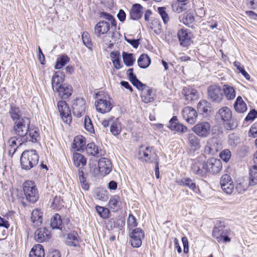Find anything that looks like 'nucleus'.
Wrapping results in <instances>:
<instances>
[{"instance_id":"nucleus-26","label":"nucleus","mask_w":257,"mask_h":257,"mask_svg":"<svg viewBox=\"0 0 257 257\" xmlns=\"http://www.w3.org/2000/svg\"><path fill=\"white\" fill-rule=\"evenodd\" d=\"M54 91L58 92L59 95L63 99H66L71 95L73 91L72 87L68 84H64L63 86L60 87L58 89H56Z\"/></svg>"},{"instance_id":"nucleus-22","label":"nucleus","mask_w":257,"mask_h":257,"mask_svg":"<svg viewBox=\"0 0 257 257\" xmlns=\"http://www.w3.org/2000/svg\"><path fill=\"white\" fill-rule=\"evenodd\" d=\"M143 7L140 4H135L132 6V7L130 11V19L137 21L140 19L143 14Z\"/></svg>"},{"instance_id":"nucleus-47","label":"nucleus","mask_w":257,"mask_h":257,"mask_svg":"<svg viewBox=\"0 0 257 257\" xmlns=\"http://www.w3.org/2000/svg\"><path fill=\"white\" fill-rule=\"evenodd\" d=\"M21 140L20 137H13L10 138L8 143L9 145V147H13L15 148H18L19 146H21L23 143H21L20 141Z\"/></svg>"},{"instance_id":"nucleus-11","label":"nucleus","mask_w":257,"mask_h":257,"mask_svg":"<svg viewBox=\"0 0 257 257\" xmlns=\"http://www.w3.org/2000/svg\"><path fill=\"white\" fill-rule=\"evenodd\" d=\"M57 106L63 121L66 123L71 121L70 109L68 104L64 100L59 101Z\"/></svg>"},{"instance_id":"nucleus-59","label":"nucleus","mask_w":257,"mask_h":257,"mask_svg":"<svg viewBox=\"0 0 257 257\" xmlns=\"http://www.w3.org/2000/svg\"><path fill=\"white\" fill-rule=\"evenodd\" d=\"M124 224L125 219L124 218L121 217L118 219L115 222H113V224L111 225V227H116L119 229H121L124 226Z\"/></svg>"},{"instance_id":"nucleus-18","label":"nucleus","mask_w":257,"mask_h":257,"mask_svg":"<svg viewBox=\"0 0 257 257\" xmlns=\"http://www.w3.org/2000/svg\"><path fill=\"white\" fill-rule=\"evenodd\" d=\"M182 94L184 95L187 103L191 102L194 100L198 99L199 98L197 90L189 86L183 88Z\"/></svg>"},{"instance_id":"nucleus-29","label":"nucleus","mask_w":257,"mask_h":257,"mask_svg":"<svg viewBox=\"0 0 257 257\" xmlns=\"http://www.w3.org/2000/svg\"><path fill=\"white\" fill-rule=\"evenodd\" d=\"M79 238L77 233L73 231L68 234L66 243L70 246H77L79 245Z\"/></svg>"},{"instance_id":"nucleus-28","label":"nucleus","mask_w":257,"mask_h":257,"mask_svg":"<svg viewBox=\"0 0 257 257\" xmlns=\"http://www.w3.org/2000/svg\"><path fill=\"white\" fill-rule=\"evenodd\" d=\"M43 213L40 210L36 209L31 213V221L36 226H40L43 221Z\"/></svg>"},{"instance_id":"nucleus-51","label":"nucleus","mask_w":257,"mask_h":257,"mask_svg":"<svg viewBox=\"0 0 257 257\" xmlns=\"http://www.w3.org/2000/svg\"><path fill=\"white\" fill-rule=\"evenodd\" d=\"M233 65L239 71V72L241 73V74L245 78V79L246 80H250V75L244 70V68L243 67L241 66L240 62H239L238 61H235L233 62Z\"/></svg>"},{"instance_id":"nucleus-25","label":"nucleus","mask_w":257,"mask_h":257,"mask_svg":"<svg viewBox=\"0 0 257 257\" xmlns=\"http://www.w3.org/2000/svg\"><path fill=\"white\" fill-rule=\"evenodd\" d=\"M221 149V144L216 141L212 140L209 142L205 147V153L214 155Z\"/></svg>"},{"instance_id":"nucleus-62","label":"nucleus","mask_w":257,"mask_h":257,"mask_svg":"<svg viewBox=\"0 0 257 257\" xmlns=\"http://www.w3.org/2000/svg\"><path fill=\"white\" fill-rule=\"evenodd\" d=\"M179 123L177 117L176 116H174L172 117V118L169 121V124L168 127L172 131H174L176 126Z\"/></svg>"},{"instance_id":"nucleus-4","label":"nucleus","mask_w":257,"mask_h":257,"mask_svg":"<svg viewBox=\"0 0 257 257\" xmlns=\"http://www.w3.org/2000/svg\"><path fill=\"white\" fill-rule=\"evenodd\" d=\"M191 170L193 174L200 177H206L207 175L205 159L204 155H200L192 161Z\"/></svg>"},{"instance_id":"nucleus-58","label":"nucleus","mask_w":257,"mask_h":257,"mask_svg":"<svg viewBox=\"0 0 257 257\" xmlns=\"http://www.w3.org/2000/svg\"><path fill=\"white\" fill-rule=\"evenodd\" d=\"M127 224L129 227H135L138 225L137 219L132 213L128 215Z\"/></svg>"},{"instance_id":"nucleus-42","label":"nucleus","mask_w":257,"mask_h":257,"mask_svg":"<svg viewBox=\"0 0 257 257\" xmlns=\"http://www.w3.org/2000/svg\"><path fill=\"white\" fill-rule=\"evenodd\" d=\"M195 21L194 14L192 13H185L183 14L182 19L180 20L184 25L188 27Z\"/></svg>"},{"instance_id":"nucleus-54","label":"nucleus","mask_w":257,"mask_h":257,"mask_svg":"<svg viewBox=\"0 0 257 257\" xmlns=\"http://www.w3.org/2000/svg\"><path fill=\"white\" fill-rule=\"evenodd\" d=\"M222 190L227 194H231L234 189L233 182L221 185Z\"/></svg>"},{"instance_id":"nucleus-48","label":"nucleus","mask_w":257,"mask_h":257,"mask_svg":"<svg viewBox=\"0 0 257 257\" xmlns=\"http://www.w3.org/2000/svg\"><path fill=\"white\" fill-rule=\"evenodd\" d=\"M158 12L161 17L164 23L167 24L169 21L170 18L168 14L166 12V8L163 7H158Z\"/></svg>"},{"instance_id":"nucleus-10","label":"nucleus","mask_w":257,"mask_h":257,"mask_svg":"<svg viewBox=\"0 0 257 257\" xmlns=\"http://www.w3.org/2000/svg\"><path fill=\"white\" fill-rule=\"evenodd\" d=\"M207 173L216 174L219 173L222 168V164L220 159L212 158L205 160Z\"/></svg>"},{"instance_id":"nucleus-37","label":"nucleus","mask_w":257,"mask_h":257,"mask_svg":"<svg viewBox=\"0 0 257 257\" xmlns=\"http://www.w3.org/2000/svg\"><path fill=\"white\" fill-rule=\"evenodd\" d=\"M234 108L237 112L242 113L247 110V106L240 96H238L234 103Z\"/></svg>"},{"instance_id":"nucleus-38","label":"nucleus","mask_w":257,"mask_h":257,"mask_svg":"<svg viewBox=\"0 0 257 257\" xmlns=\"http://www.w3.org/2000/svg\"><path fill=\"white\" fill-rule=\"evenodd\" d=\"M151 62V60L149 56L146 54H142L138 60L139 66L143 69L148 68Z\"/></svg>"},{"instance_id":"nucleus-52","label":"nucleus","mask_w":257,"mask_h":257,"mask_svg":"<svg viewBox=\"0 0 257 257\" xmlns=\"http://www.w3.org/2000/svg\"><path fill=\"white\" fill-rule=\"evenodd\" d=\"M96 210L97 213L100 215L101 217L104 219L108 218L109 213V210L107 208L99 206H97L96 207Z\"/></svg>"},{"instance_id":"nucleus-23","label":"nucleus","mask_w":257,"mask_h":257,"mask_svg":"<svg viewBox=\"0 0 257 257\" xmlns=\"http://www.w3.org/2000/svg\"><path fill=\"white\" fill-rule=\"evenodd\" d=\"M110 29L109 23L105 21H100L95 26L94 32L98 37L106 34Z\"/></svg>"},{"instance_id":"nucleus-60","label":"nucleus","mask_w":257,"mask_h":257,"mask_svg":"<svg viewBox=\"0 0 257 257\" xmlns=\"http://www.w3.org/2000/svg\"><path fill=\"white\" fill-rule=\"evenodd\" d=\"M257 117V110L254 109H251L245 117L244 120L248 121L249 120L252 121Z\"/></svg>"},{"instance_id":"nucleus-55","label":"nucleus","mask_w":257,"mask_h":257,"mask_svg":"<svg viewBox=\"0 0 257 257\" xmlns=\"http://www.w3.org/2000/svg\"><path fill=\"white\" fill-rule=\"evenodd\" d=\"M231 156V152L228 149H225L219 153L220 158L226 163L228 162Z\"/></svg>"},{"instance_id":"nucleus-57","label":"nucleus","mask_w":257,"mask_h":257,"mask_svg":"<svg viewBox=\"0 0 257 257\" xmlns=\"http://www.w3.org/2000/svg\"><path fill=\"white\" fill-rule=\"evenodd\" d=\"M110 131L114 136L118 135L121 132L120 128L118 126V123L116 121H113L110 125Z\"/></svg>"},{"instance_id":"nucleus-31","label":"nucleus","mask_w":257,"mask_h":257,"mask_svg":"<svg viewBox=\"0 0 257 257\" xmlns=\"http://www.w3.org/2000/svg\"><path fill=\"white\" fill-rule=\"evenodd\" d=\"M43 246L40 244L34 246L29 253V257H44Z\"/></svg>"},{"instance_id":"nucleus-36","label":"nucleus","mask_w":257,"mask_h":257,"mask_svg":"<svg viewBox=\"0 0 257 257\" xmlns=\"http://www.w3.org/2000/svg\"><path fill=\"white\" fill-rule=\"evenodd\" d=\"M109 206L111 209H113L114 211H118L121 205V201L120 197L118 195L112 196L109 201Z\"/></svg>"},{"instance_id":"nucleus-1","label":"nucleus","mask_w":257,"mask_h":257,"mask_svg":"<svg viewBox=\"0 0 257 257\" xmlns=\"http://www.w3.org/2000/svg\"><path fill=\"white\" fill-rule=\"evenodd\" d=\"M9 113L14 122L11 133L14 135L23 134L26 131L27 125L30 123V119L26 116L22 117L20 108L16 106L11 105Z\"/></svg>"},{"instance_id":"nucleus-34","label":"nucleus","mask_w":257,"mask_h":257,"mask_svg":"<svg viewBox=\"0 0 257 257\" xmlns=\"http://www.w3.org/2000/svg\"><path fill=\"white\" fill-rule=\"evenodd\" d=\"M73 160L74 165L78 168L84 167L87 163L85 157L82 154L78 153L73 154Z\"/></svg>"},{"instance_id":"nucleus-7","label":"nucleus","mask_w":257,"mask_h":257,"mask_svg":"<svg viewBox=\"0 0 257 257\" xmlns=\"http://www.w3.org/2000/svg\"><path fill=\"white\" fill-rule=\"evenodd\" d=\"M139 155V159L147 163H155L157 158L160 159L153 147H147L142 152H140Z\"/></svg>"},{"instance_id":"nucleus-40","label":"nucleus","mask_w":257,"mask_h":257,"mask_svg":"<svg viewBox=\"0 0 257 257\" xmlns=\"http://www.w3.org/2000/svg\"><path fill=\"white\" fill-rule=\"evenodd\" d=\"M70 61L69 57L63 54L59 57L56 62V64L54 66L55 69H60L64 66L67 63Z\"/></svg>"},{"instance_id":"nucleus-46","label":"nucleus","mask_w":257,"mask_h":257,"mask_svg":"<svg viewBox=\"0 0 257 257\" xmlns=\"http://www.w3.org/2000/svg\"><path fill=\"white\" fill-rule=\"evenodd\" d=\"M81 37L84 45L89 50H92L93 45L89 33L87 32H83Z\"/></svg>"},{"instance_id":"nucleus-44","label":"nucleus","mask_w":257,"mask_h":257,"mask_svg":"<svg viewBox=\"0 0 257 257\" xmlns=\"http://www.w3.org/2000/svg\"><path fill=\"white\" fill-rule=\"evenodd\" d=\"M86 151L93 156L98 157L99 154L98 147L95 145L94 143H90L87 145L86 147Z\"/></svg>"},{"instance_id":"nucleus-3","label":"nucleus","mask_w":257,"mask_h":257,"mask_svg":"<svg viewBox=\"0 0 257 257\" xmlns=\"http://www.w3.org/2000/svg\"><path fill=\"white\" fill-rule=\"evenodd\" d=\"M23 190L26 200L29 202L34 203L38 200L39 192L34 181H25L23 185Z\"/></svg>"},{"instance_id":"nucleus-27","label":"nucleus","mask_w":257,"mask_h":257,"mask_svg":"<svg viewBox=\"0 0 257 257\" xmlns=\"http://www.w3.org/2000/svg\"><path fill=\"white\" fill-rule=\"evenodd\" d=\"M217 116L224 122L229 121L232 117V112L229 108L224 106L218 110Z\"/></svg>"},{"instance_id":"nucleus-9","label":"nucleus","mask_w":257,"mask_h":257,"mask_svg":"<svg viewBox=\"0 0 257 257\" xmlns=\"http://www.w3.org/2000/svg\"><path fill=\"white\" fill-rule=\"evenodd\" d=\"M209 100L215 103H220L223 98V93L220 86L216 85L209 86L207 89Z\"/></svg>"},{"instance_id":"nucleus-32","label":"nucleus","mask_w":257,"mask_h":257,"mask_svg":"<svg viewBox=\"0 0 257 257\" xmlns=\"http://www.w3.org/2000/svg\"><path fill=\"white\" fill-rule=\"evenodd\" d=\"M50 225L53 229L62 230L63 227L61 216L56 213L51 219Z\"/></svg>"},{"instance_id":"nucleus-13","label":"nucleus","mask_w":257,"mask_h":257,"mask_svg":"<svg viewBox=\"0 0 257 257\" xmlns=\"http://www.w3.org/2000/svg\"><path fill=\"white\" fill-rule=\"evenodd\" d=\"M145 233L143 230L140 228H136L132 231L130 237L132 238L131 245L134 247H139L142 244V239L144 238Z\"/></svg>"},{"instance_id":"nucleus-12","label":"nucleus","mask_w":257,"mask_h":257,"mask_svg":"<svg viewBox=\"0 0 257 257\" xmlns=\"http://www.w3.org/2000/svg\"><path fill=\"white\" fill-rule=\"evenodd\" d=\"M86 108L85 100L83 98H77L72 105L73 113L74 116L79 117L84 113Z\"/></svg>"},{"instance_id":"nucleus-61","label":"nucleus","mask_w":257,"mask_h":257,"mask_svg":"<svg viewBox=\"0 0 257 257\" xmlns=\"http://www.w3.org/2000/svg\"><path fill=\"white\" fill-rule=\"evenodd\" d=\"M233 182L231 177L228 174H224L220 178V185H225Z\"/></svg>"},{"instance_id":"nucleus-56","label":"nucleus","mask_w":257,"mask_h":257,"mask_svg":"<svg viewBox=\"0 0 257 257\" xmlns=\"http://www.w3.org/2000/svg\"><path fill=\"white\" fill-rule=\"evenodd\" d=\"M132 84L136 87L139 90H144L146 87V85L141 82L136 77L130 80Z\"/></svg>"},{"instance_id":"nucleus-16","label":"nucleus","mask_w":257,"mask_h":257,"mask_svg":"<svg viewBox=\"0 0 257 257\" xmlns=\"http://www.w3.org/2000/svg\"><path fill=\"white\" fill-rule=\"evenodd\" d=\"M210 128V126L208 122H203L195 125L192 130L198 136L205 138L209 134Z\"/></svg>"},{"instance_id":"nucleus-20","label":"nucleus","mask_w":257,"mask_h":257,"mask_svg":"<svg viewBox=\"0 0 257 257\" xmlns=\"http://www.w3.org/2000/svg\"><path fill=\"white\" fill-rule=\"evenodd\" d=\"M64 79L65 74L63 72L58 71L55 73L51 80L52 86L54 91L63 85Z\"/></svg>"},{"instance_id":"nucleus-17","label":"nucleus","mask_w":257,"mask_h":257,"mask_svg":"<svg viewBox=\"0 0 257 257\" xmlns=\"http://www.w3.org/2000/svg\"><path fill=\"white\" fill-rule=\"evenodd\" d=\"M35 239L38 242L48 241L51 237L50 231L46 227L37 229L34 234Z\"/></svg>"},{"instance_id":"nucleus-15","label":"nucleus","mask_w":257,"mask_h":257,"mask_svg":"<svg viewBox=\"0 0 257 257\" xmlns=\"http://www.w3.org/2000/svg\"><path fill=\"white\" fill-rule=\"evenodd\" d=\"M95 105L97 111L101 113L109 112L112 108L111 102L107 100L106 97L105 98H98L97 101L95 103Z\"/></svg>"},{"instance_id":"nucleus-19","label":"nucleus","mask_w":257,"mask_h":257,"mask_svg":"<svg viewBox=\"0 0 257 257\" xmlns=\"http://www.w3.org/2000/svg\"><path fill=\"white\" fill-rule=\"evenodd\" d=\"M99 171L104 176L108 175L112 170L111 162L107 158H102L99 159L98 163Z\"/></svg>"},{"instance_id":"nucleus-41","label":"nucleus","mask_w":257,"mask_h":257,"mask_svg":"<svg viewBox=\"0 0 257 257\" xmlns=\"http://www.w3.org/2000/svg\"><path fill=\"white\" fill-rule=\"evenodd\" d=\"M248 184L250 186H253L257 184V165H254L249 170Z\"/></svg>"},{"instance_id":"nucleus-21","label":"nucleus","mask_w":257,"mask_h":257,"mask_svg":"<svg viewBox=\"0 0 257 257\" xmlns=\"http://www.w3.org/2000/svg\"><path fill=\"white\" fill-rule=\"evenodd\" d=\"M176 182L178 185L187 187L196 193L199 191L198 187L196 186V183L190 178L184 177L177 179Z\"/></svg>"},{"instance_id":"nucleus-33","label":"nucleus","mask_w":257,"mask_h":257,"mask_svg":"<svg viewBox=\"0 0 257 257\" xmlns=\"http://www.w3.org/2000/svg\"><path fill=\"white\" fill-rule=\"evenodd\" d=\"M142 91L141 98L144 102L147 103L154 100L155 94L153 93L152 88H149L147 90L144 89Z\"/></svg>"},{"instance_id":"nucleus-39","label":"nucleus","mask_w":257,"mask_h":257,"mask_svg":"<svg viewBox=\"0 0 257 257\" xmlns=\"http://www.w3.org/2000/svg\"><path fill=\"white\" fill-rule=\"evenodd\" d=\"M223 91L227 100H231L235 98L236 93L232 86L227 84L224 85Z\"/></svg>"},{"instance_id":"nucleus-64","label":"nucleus","mask_w":257,"mask_h":257,"mask_svg":"<svg viewBox=\"0 0 257 257\" xmlns=\"http://www.w3.org/2000/svg\"><path fill=\"white\" fill-rule=\"evenodd\" d=\"M249 133L254 138L257 137V121L254 122L250 128Z\"/></svg>"},{"instance_id":"nucleus-14","label":"nucleus","mask_w":257,"mask_h":257,"mask_svg":"<svg viewBox=\"0 0 257 257\" xmlns=\"http://www.w3.org/2000/svg\"><path fill=\"white\" fill-rule=\"evenodd\" d=\"M183 117L186 121L190 124H194L197 119L198 113L196 110L192 107L187 106L182 111Z\"/></svg>"},{"instance_id":"nucleus-63","label":"nucleus","mask_w":257,"mask_h":257,"mask_svg":"<svg viewBox=\"0 0 257 257\" xmlns=\"http://www.w3.org/2000/svg\"><path fill=\"white\" fill-rule=\"evenodd\" d=\"M125 40L130 44H131L134 48H137L140 43L138 39H128L126 37H125Z\"/></svg>"},{"instance_id":"nucleus-24","label":"nucleus","mask_w":257,"mask_h":257,"mask_svg":"<svg viewBox=\"0 0 257 257\" xmlns=\"http://www.w3.org/2000/svg\"><path fill=\"white\" fill-rule=\"evenodd\" d=\"M212 105L206 100H201L197 105L198 112L204 116L209 115L211 111Z\"/></svg>"},{"instance_id":"nucleus-53","label":"nucleus","mask_w":257,"mask_h":257,"mask_svg":"<svg viewBox=\"0 0 257 257\" xmlns=\"http://www.w3.org/2000/svg\"><path fill=\"white\" fill-rule=\"evenodd\" d=\"M248 185L249 184H247L244 180H241L237 183L235 189L239 193H242L247 189Z\"/></svg>"},{"instance_id":"nucleus-8","label":"nucleus","mask_w":257,"mask_h":257,"mask_svg":"<svg viewBox=\"0 0 257 257\" xmlns=\"http://www.w3.org/2000/svg\"><path fill=\"white\" fill-rule=\"evenodd\" d=\"M192 37V33L187 29H181L177 33V38L180 45L183 47L188 48L191 45Z\"/></svg>"},{"instance_id":"nucleus-6","label":"nucleus","mask_w":257,"mask_h":257,"mask_svg":"<svg viewBox=\"0 0 257 257\" xmlns=\"http://www.w3.org/2000/svg\"><path fill=\"white\" fill-rule=\"evenodd\" d=\"M30 125V123L27 125L25 128L26 131L23 134L16 135L21 137V140L20 141L21 142V144L28 141L35 143L38 141V138L39 137V129L37 127L32 128Z\"/></svg>"},{"instance_id":"nucleus-2","label":"nucleus","mask_w":257,"mask_h":257,"mask_svg":"<svg viewBox=\"0 0 257 257\" xmlns=\"http://www.w3.org/2000/svg\"><path fill=\"white\" fill-rule=\"evenodd\" d=\"M39 156L35 150L24 151L20 158L22 169L28 171L36 166L39 162Z\"/></svg>"},{"instance_id":"nucleus-30","label":"nucleus","mask_w":257,"mask_h":257,"mask_svg":"<svg viewBox=\"0 0 257 257\" xmlns=\"http://www.w3.org/2000/svg\"><path fill=\"white\" fill-rule=\"evenodd\" d=\"M188 143L194 150H197L200 148V140L194 134H188Z\"/></svg>"},{"instance_id":"nucleus-45","label":"nucleus","mask_w":257,"mask_h":257,"mask_svg":"<svg viewBox=\"0 0 257 257\" xmlns=\"http://www.w3.org/2000/svg\"><path fill=\"white\" fill-rule=\"evenodd\" d=\"M63 206V199L60 196H56L53 199L51 207L53 209L59 210Z\"/></svg>"},{"instance_id":"nucleus-35","label":"nucleus","mask_w":257,"mask_h":257,"mask_svg":"<svg viewBox=\"0 0 257 257\" xmlns=\"http://www.w3.org/2000/svg\"><path fill=\"white\" fill-rule=\"evenodd\" d=\"M85 145V138L82 136H76L74 138L72 148L76 151H80Z\"/></svg>"},{"instance_id":"nucleus-5","label":"nucleus","mask_w":257,"mask_h":257,"mask_svg":"<svg viewBox=\"0 0 257 257\" xmlns=\"http://www.w3.org/2000/svg\"><path fill=\"white\" fill-rule=\"evenodd\" d=\"M212 236L218 242H220L222 241L224 242L230 241V238L227 235V229L225 228L224 222H221V221H219V223L217 222L214 227Z\"/></svg>"},{"instance_id":"nucleus-50","label":"nucleus","mask_w":257,"mask_h":257,"mask_svg":"<svg viewBox=\"0 0 257 257\" xmlns=\"http://www.w3.org/2000/svg\"><path fill=\"white\" fill-rule=\"evenodd\" d=\"M84 125L85 128L90 133H94V128L92 122L89 117L87 115L85 116L84 120Z\"/></svg>"},{"instance_id":"nucleus-43","label":"nucleus","mask_w":257,"mask_h":257,"mask_svg":"<svg viewBox=\"0 0 257 257\" xmlns=\"http://www.w3.org/2000/svg\"><path fill=\"white\" fill-rule=\"evenodd\" d=\"M122 56L123 61L126 66L130 67L133 65L135 61V59L134 57V54L133 53L123 52Z\"/></svg>"},{"instance_id":"nucleus-49","label":"nucleus","mask_w":257,"mask_h":257,"mask_svg":"<svg viewBox=\"0 0 257 257\" xmlns=\"http://www.w3.org/2000/svg\"><path fill=\"white\" fill-rule=\"evenodd\" d=\"M228 143L230 146L235 147L239 143V138L235 134H230L228 137Z\"/></svg>"}]
</instances>
